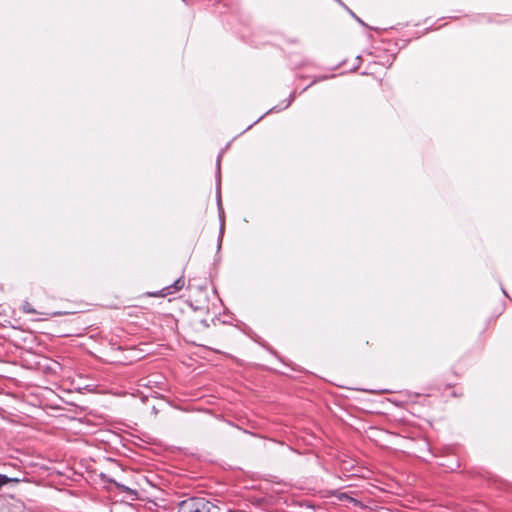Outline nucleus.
<instances>
[{"mask_svg":"<svg viewBox=\"0 0 512 512\" xmlns=\"http://www.w3.org/2000/svg\"><path fill=\"white\" fill-rule=\"evenodd\" d=\"M207 503L200 498H189L179 504L178 512H205Z\"/></svg>","mask_w":512,"mask_h":512,"instance_id":"f257e3e1","label":"nucleus"},{"mask_svg":"<svg viewBox=\"0 0 512 512\" xmlns=\"http://www.w3.org/2000/svg\"><path fill=\"white\" fill-rule=\"evenodd\" d=\"M37 358L35 361V368L44 372L57 373L60 369V364L57 361L50 360L44 354H30Z\"/></svg>","mask_w":512,"mask_h":512,"instance_id":"f03ea898","label":"nucleus"},{"mask_svg":"<svg viewBox=\"0 0 512 512\" xmlns=\"http://www.w3.org/2000/svg\"><path fill=\"white\" fill-rule=\"evenodd\" d=\"M184 286H185V279H184V277H180L173 283V285L167 286V287L163 288L160 292L151 293L150 295L154 296V297H165L167 295H170V294H173L175 292L182 290L184 288Z\"/></svg>","mask_w":512,"mask_h":512,"instance_id":"7ed1b4c3","label":"nucleus"},{"mask_svg":"<svg viewBox=\"0 0 512 512\" xmlns=\"http://www.w3.org/2000/svg\"><path fill=\"white\" fill-rule=\"evenodd\" d=\"M10 481H17V479H10L5 475L0 474V488Z\"/></svg>","mask_w":512,"mask_h":512,"instance_id":"20e7f679","label":"nucleus"},{"mask_svg":"<svg viewBox=\"0 0 512 512\" xmlns=\"http://www.w3.org/2000/svg\"><path fill=\"white\" fill-rule=\"evenodd\" d=\"M110 362L112 363L113 361H110ZM117 362H118V363H124V362H123V361H121V360H118Z\"/></svg>","mask_w":512,"mask_h":512,"instance_id":"39448f33","label":"nucleus"}]
</instances>
